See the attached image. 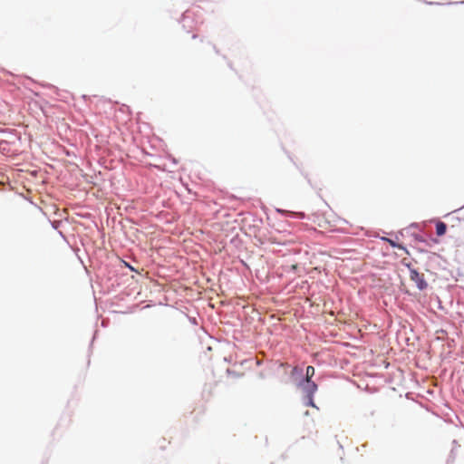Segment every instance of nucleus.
Here are the masks:
<instances>
[{"mask_svg":"<svg viewBox=\"0 0 464 464\" xmlns=\"http://www.w3.org/2000/svg\"><path fill=\"white\" fill-rule=\"evenodd\" d=\"M410 270V279L415 282L419 290L422 291L427 288L428 283L424 278V275L419 273L416 269L412 268L410 264H406Z\"/></svg>","mask_w":464,"mask_h":464,"instance_id":"nucleus-1","label":"nucleus"},{"mask_svg":"<svg viewBox=\"0 0 464 464\" xmlns=\"http://www.w3.org/2000/svg\"><path fill=\"white\" fill-rule=\"evenodd\" d=\"M315 370L313 366H308L305 372V380H311L314 375Z\"/></svg>","mask_w":464,"mask_h":464,"instance_id":"nucleus-5","label":"nucleus"},{"mask_svg":"<svg viewBox=\"0 0 464 464\" xmlns=\"http://www.w3.org/2000/svg\"><path fill=\"white\" fill-rule=\"evenodd\" d=\"M297 371H298V368H297V367H295V368H294V370H293V372H297ZM299 372H301L302 371H301V370H299Z\"/></svg>","mask_w":464,"mask_h":464,"instance_id":"nucleus-6","label":"nucleus"},{"mask_svg":"<svg viewBox=\"0 0 464 464\" xmlns=\"http://www.w3.org/2000/svg\"><path fill=\"white\" fill-rule=\"evenodd\" d=\"M382 240L388 242L390 244V246H392V247H396V248H399V249H401L403 250L405 253L408 254V250L405 246H403L401 244H398L396 243L395 241H393L392 239L391 238H388V237H382Z\"/></svg>","mask_w":464,"mask_h":464,"instance_id":"nucleus-4","label":"nucleus"},{"mask_svg":"<svg viewBox=\"0 0 464 464\" xmlns=\"http://www.w3.org/2000/svg\"><path fill=\"white\" fill-rule=\"evenodd\" d=\"M446 231H447V225L442 221L437 222V224H436L437 236L441 237L446 233Z\"/></svg>","mask_w":464,"mask_h":464,"instance_id":"nucleus-3","label":"nucleus"},{"mask_svg":"<svg viewBox=\"0 0 464 464\" xmlns=\"http://www.w3.org/2000/svg\"><path fill=\"white\" fill-rule=\"evenodd\" d=\"M301 385L303 387V390L306 392V394L310 400V404L314 405L312 397L317 390V385L315 384V382H312L311 380H304L301 383Z\"/></svg>","mask_w":464,"mask_h":464,"instance_id":"nucleus-2","label":"nucleus"}]
</instances>
